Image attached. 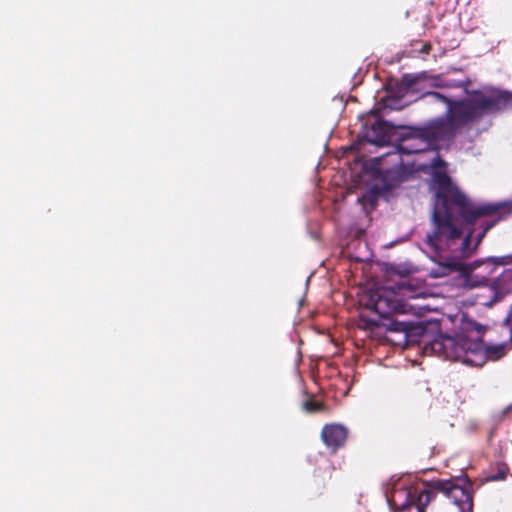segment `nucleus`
<instances>
[{
    "label": "nucleus",
    "instance_id": "nucleus-1",
    "mask_svg": "<svg viewBox=\"0 0 512 512\" xmlns=\"http://www.w3.org/2000/svg\"><path fill=\"white\" fill-rule=\"evenodd\" d=\"M470 84V80L466 79L452 85L462 88L467 95L459 99L450 98L436 91L429 92L428 95L446 105L445 116L431 119L422 126L407 127V132L397 144L398 152L410 155L436 150L440 142L453 140L462 129L507 106L509 96L506 92L496 89L469 90Z\"/></svg>",
    "mask_w": 512,
    "mask_h": 512
},
{
    "label": "nucleus",
    "instance_id": "nucleus-2",
    "mask_svg": "<svg viewBox=\"0 0 512 512\" xmlns=\"http://www.w3.org/2000/svg\"><path fill=\"white\" fill-rule=\"evenodd\" d=\"M432 179L435 200L426 243L436 253L450 249L462 237V222L472 225L478 218L496 215L503 208L512 211V204L474 205L445 171H435Z\"/></svg>",
    "mask_w": 512,
    "mask_h": 512
},
{
    "label": "nucleus",
    "instance_id": "nucleus-3",
    "mask_svg": "<svg viewBox=\"0 0 512 512\" xmlns=\"http://www.w3.org/2000/svg\"><path fill=\"white\" fill-rule=\"evenodd\" d=\"M436 493L452 499L460 512H473V484L467 477L425 481L423 489L417 486L394 488L388 502L398 511L415 506L417 512H425Z\"/></svg>",
    "mask_w": 512,
    "mask_h": 512
},
{
    "label": "nucleus",
    "instance_id": "nucleus-4",
    "mask_svg": "<svg viewBox=\"0 0 512 512\" xmlns=\"http://www.w3.org/2000/svg\"><path fill=\"white\" fill-rule=\"evenodd\" d=\"M509 331V340L500 344L483 347L482 341H472L465 336L455 338L440 336L426 344L424 350L426 353L429 351L446 360L460 361L470 366H481L484 361L478 362L475 359L478 357V352L483 350L487 360L498 361L512 349V330Z\"/></svg>",
    "mask_w": 512,
    "mask_h": 512
},
{
    "label": "nucleus",
    "instance_id": "nucleus-5",
    "mask_svg": "<svg viewBox=\"0 0 512 512\" xmlns=\"http://www.w3.org/2000/svg\"><path fill=\"white\" fill-rule=\"evenodd\" d=\"M512 293V268L505 269L477 294L479 304L492 307L506 295Z\"/></svg>",
    "mask_w": 512,
    "mask_h": 512
},
{
    "label": "nucleus",
    "instance_id": "nucleus-6",
    "mask_svg": "<svg viewBox=\"0 0 512 512\" xmlns=\"http://www.w3.org/2000/svg\"><path fill=\"white\" fill-rule=\"evenodd\" d=\"M369 306L382 318H388L394 313L403 312V305L396 299L393 290L387 288L378 289L370 295Z\"/></svg>",
    "mask_w": 512,
    "mask_h": 512
},
{
    "label": "nucleus",
    "instance_id": "nucleus-7",
    "mask_svg": "<svg viewBox=\"0 0 512 512\" xmlns=\"http://www.w3.org/2000/svg\"><path fill=\"white\" fill-rule=\"evenodd\" d=\"M349 429L340 423H328L322 427L321 440L330 453L334 454L346 445Z\"/></svg>",
    "mask_w": 512,
    "mask_h": 512
},
{
    "label": "nucleus",
    "instance_id": "nucleus-8",
    "mask_svg": "<svg viewBox=\"0 0 512 512\" xmlns=\"http://www.w3.org/2000/svg\"><path fill=\"white\" fill-rule=\"evenodd\" d=\"M385 326L390 332H403L405 334V340L409 337L420 336L425 330V328L418 323L399 321L397 319H390Z\"/></svg>",
    "mask_w": 512,
    "mask_h": 512
},
{
    "label": "nucleus",
    "instance_id": "nucleus-9",
    "mask_svg": "<svg viewBox=\"0 0 512 512\" xmlns=\"http://www.w3.org/2000/svg\"><path fill=\"white\" fill-rule=\"evenodd\" d=\"M422 79L418 74H404L401 79L396 82L395 86H390L391 92H395L398 98L404 97L410 91L415 90V86Z\"/></svg>",
    "mask_w": 512,
    "mask_h": 512
},
{
    "label": "nucleus",
    "instance_id": "nucleus-10",
    "mask_svg": "<svg viewBox=\"0 0 512 512\" xmlns=\"http://www.w3.org/2000/svg\"><path fill=\"white\" fill-rule=\"evenodd\" d=\"M365 138L368 142L378 146L384 145L388 141V128L384 121L377 120L366 132Z\"/></svg>",
    "mask_w": 512,
    "mask_h": 512
},
{
    "label": "nucleus",
    "instance_id": "nucleus-11",
    "mask_svg": "<svg viewBox=\"0 0 512 512\" xmlns=\"http://www.w3.org/2000/svg\"><path fill=\"white\" fill-rule=\"evenodd\" d=\"M452 272L466 273V265L455 259H447L444 263H441L438 268L431 270L430 275L434 278L444 277Z\"/></svg>",
    "mask_w": 512,
    "mask_h": 512
},
{
    "label": "nucleus",
    "instance_id": "nucleus-12",
    "mask_svg": "<svg viewBox=\"0 0 512 512\" xmlns=\"http://www.w3.org/2000/svg\"><path fill=\"white\" fill-rule=\"evenodd\" d=\"M494 225V222L488 224L484 229L483 231L477 236V239H476V242H475V245L474 247H471V236H472V232H469L463 239H462V243H461V248H460V255L463 257V258H469L473 253L474 251L476 250L477 246L481 243L482 239L484 238L485 234L487 233V231L492 228Z\"/></svg>",
    "mask_w": 512,
    "mask_h": 512
},
{
    "label": "nucleus",
    "instance_id": "nucleus-13",
    "mask_svg": "<svg viewBox=\"0 0 512 512\" xmlns=\"http://www.w3.org/2000/svg\"><path fill=\"white\" fill-rule=\"evenodd\" d=\"M303 409L309 413H314L323 411L325 409V405L322 402L309 399L303 403Z\"/></svg>",
    "mask_w": 512,
    "mask_h": 512
},
{
    "label": "nucleus",
    "instance_id": "nucleus-14",
    "mask_svg": "<svg viewBox=\"0 0 512 512\" xmlns=\"http://www.w3.org/2000/svg\"><path fill=\"white\" fill-rule=\"evenodd\" d=\"M508 467L505 464H501L498 467V471L496 474H491L488 476V479L491 481H499V480H505L507 476Z\"/></svg>",
    "mask_w": 512,
    "mask_h": 512
},
{
    "label": "nucleus",
    "instance_id": "nucleus-15",
    "mask_svg": "<svg viewBox=\"0 0 512 512\" xmlns=\"http://www.w3.org/2000/svg\"><path fill=\"white\" fill-rule=\"evenodd\" d=\"M487 261L495 265H509L512 264V254L500 257H489Z\"/></svg>",
    "mask_w": 512,
    "mask_h": 512
},
{
    "label": "nucleus",
    "instance_id": "nucleus-16",
    "mask_svg": "<svg viewBox=\"0 0 512 512\" xmlns=\"http://www.w3.org/2000/svg\"><path fill=\"white\" fill-rule=\"evenodd\" d=\"M432 50V45L430 42H426L422 45V47L419 49L420 54H429Z\"/></svg>",
    "mask_w": 512,
    "mask_h": 512
},
{
    "label": "nucleus",
    "instance_id": "nucleus-17",
    "mask_svg": "<svg viewBox=\"0 0 512 512\" xmlns=\"http://www.w3.org/2000/svg\"><path fill=\"white\" fill-rule=\"evenodd\" d=\"M504 203L505 204H512V201H508V202H504ZM497 214H499L500 218H502L505 215L512 214V211H510V209L503 208Z\"/></svg>",
    "mask_w": 512,
    "mask_h": 512
},
{
    "label": "nucleus",
    "instance_id": "nucleus-18",
    "mask_svg": "<svg viewBox=\"0 0 512 512\" xmlns=\"http://www.w3.org/2000/svg\"><path fill=\"white\" fill-rule=\"evenodd\" d=\"M437 161V165L441 164V165H444V161L441 160L439 157L436 159Z\"/></svg>",
    "mask_w": 512,
    "mask_h": 512
}]
</instances>
